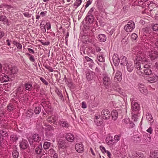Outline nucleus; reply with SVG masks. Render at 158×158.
<instances>
[{"mask_svg": "<svg viewBox=\"0 0 158 158\" xmlns=\"http://www.w3.org/2000/svg\"><path fill=\"white\" fill-rule=\"evenodd\" d=\"M122 79V73L119 71H117L114 77V80L119 81H121Z\"/></svg>", "mask_w": 158, "mask_h": 158, "instance_id": "obj_27", "label": "nucleus"}, {"mask_svg": "<svg viewBox=\"0 0 158 158\" xmlns=\"http://www.w3.org/2000/svg\"><path fill=\"white\" fill-rule=\"evenodd\" d=\"M40 79L41 81L46 85H48V82L44 79V78L41 77H40Z\"/></svg>", "mask_w": 158, "mask_h": 158, "instance_id": "obj_56", "label": "nucleus"}, {"mask_svg": "<svg viewBox=\"0 0 158 158\" xmlns=\"http://www.w3.org/2000/svg\"><path fill=\"white\" fill-rule=\"evenodd\" d=\"M56 93H57L58 95L60 97L61 99H62L63 98V95L62 94L61 92L59 90H57L56 91Z\"/></svg>", "mask_w": 158, "mask_h": 158, "instance_id": "obj_57", "label": "nucleus"}, {"mask_svg": "<svg viewBox=\"0 0 158 158\" xmlns=\"http://www.w3.org/2000/svg\"><path fill=\"white\" fill-rule=\"evenodd\" d=\"M54 132V131H47V132H46V135L49 138H51L53 136Z\"/></svg>", "mask_w": 158, "mask_h": 158, "instance_id": "obj_53", "label": "nucleus"}, {"mask_svg": "<svg viewBox=\"0 0 158 158\" xmlns=\"http://www.w3.org/2000/svg\"><path fill=\"white\" fill-rule=\"evenodd\" d=\"M151 45H150V48L149 47H148V49L146 48V50L144 51L145 53L144 54V56L146 55L148 57H149L152 60H154L158 57V52L153 48L151 47Z\"/></svg>", "mask_w": 158, "mask_h": 158, "instance_id": "obj_3", "label": "nucleus"}, {"mask_svg": "<svg viewBox=\"0 0 158 158\" xmlns=\"http://www.w3.org/2000/svg\"><path fill=\"white\" fill-rule=\"evenodd\" d=\"M136 60L138 61H141V66L146 69H149L151 65L148 64V59L144 56V53L142 52H138L136 55Z\"/></svg>", "mask_w": 158, "mask_h": 158, "instance_id": "obj_2", "label": "nucleus"}, {"mask_svg": "<svg viewBox=\"0 0 158 158\" xmlns=\"http://www.w3.org/2000/svg\"><path fill=\"white\" fill-rule=\"evenodd\" d=\"M52 146V144L48 142H45L43 145L44 149H47L49 148L50 146Z\"/></svg>", "mask_w": 158, "mask_h": 158, "instance_id": "obj_43", "label": "nucleus"}, {"mask_svg": "<svg viewBox=\"0 0 158 158\" xmlns=\"http://www.w3.org/2000/svg\"><path fill=\"white\" fill-rule=\"evenodd\" d=\"M51 117L48 118L47 120L48 122L53 123V124L57 125V121L58 119V117L56 116H53L52 117V119H51Z\"/></svg>", "mask_w": 158, "mask_h": 158, "instance_id": "obj_22", "label": "nucleus"}, {"mask_svg": "<svg viewBox=\"0 0 158 158\" xmlns=\"http://www.w3.org/2000/svg\"><path fill=\"white\" fill-rule=\"evenodd\" d=\"M95 124L98 126L102 125L103 123V120L102 119H96L94 120Z\"/></svg>", "mask_w": 158, "mask_h": 158, "instance_id": "obj_46", "label": "nucleus"}, {"mask_svg": "<svg viewBox=\"0 0 158 158\" xmlns=\"http://www.w3.org/2000/svg\"><path fill=\"white\" fill-rule=\"evenodd\" d=\"M28 140L31 145H35V142H39L40 140V137L37 134H34L31 138L28 139Z\"/></svg>", "mask_w": 158, "mask_h": 158, "instance_id": "obj_7", "label": "nucleus"}, {"mask_svg": "<svg viewBox=\"0 0 158 158\" xmlns=\"http://www.w3.org/2000/svg\"><path fill=\"white\" fill-rule=\"evenodd\" d=\"M148 0H137L135 2V4L137 6H142L145 4V2Z\"/></svg>", "mask_w": 158, "mask_h": 158, "instance_id": "obj_38", "label": "nucleus"}, {"mask_svg": "<svg viewBox=\"0 0 158 158\" xmlns=\"http://www.w3.org/2000/svg\"><path fill=\"white\" fill-rule=\"evenodd\" d=\"M58 146L59 149H64L67 147V144L64 140L60 139L58 143Z\"/></svg>", "mask_w": 158, "mask_h": 158, "instance_id": "obj_16", "label": "nucleus"}, {"mask_svg": "<svg viewBox=\"0 0 158 158\" xmlns=\"http://www.w3.org/2000/svg\"><path fill=\"white\" fill-rule=\"evenodd\" d=\"M17 90L18 92L19 93L21 94H22L23 93V91H24V89H23H23H22L21 87V86H20L17 89Z\"/></svg>", "mask_w": 158, "mask_h": 158, "instance_id": "obj_59", "label": "nucleus"}, {"mask_svg": "<svg viewBox=\"0 0 158 158\" xmlns=\"http://www.w3.org/2000/svg\"><path fill=\"white\" fill-rule=\"evenodd\" d=\"M33 114V110L31 109H29L27 111L26 113V115L28 117H31Z\"/></svg>", "mask_w": 158, "mask_h": 158, "instance_id": "obj_47", "label": "nucleus"}, {"mask_svg": "<svg viewBox=\"0 0 158 158\" xmlns=\"http://www.w3.org/2000/svg\"><path fill=\"white\" fill-rule=\"evenodd\" d=\"M59 124L63 127H68L69 126V124L67 121H64L63 119L60 120L58 122Z\"/></svg>", "mask_w": 158, "mask_h": 158, "instance_id": "obj_31", "label": "nucleus"}, {"mask_svg": "<svg viewBox=\"0 0 158 158\" xmlns=\"http://www.w3.org/2000/svg\"><path fill=\"white\" fill-rule=\"evenodd\" d=\"M112 58L114 64L116 66H118L120 62V59L118 55L117 54H114Z\"/></svg>", "mask_w": 158, "mask_h": 158, "instance_id": "obj_13", "label": "nucleus"}, {"mask_svg": "<svg viewBox=\"0 0 158 158\" xmlns=\"http://www.w3.org/2000/svg\"><path fill=\"white\" fill-rule=\"evenodd\" d=\"M19 136L15 134H11L10 136V141L11 143L16 142L19 137Z\"/></svg>", "mask_w": 158, "mask_h": 158, "instance_id": "obj_24", "label": "nucleus"}, {"mask_svg": "<svg viewBox=\"0 0 158 158\" xmlns=\"http://www.w3.org/2000/svg\"><path fill=\"white\" fill-rule=\"evenodd\" d=\"M0 20L4 24H7L8 26V21L7 17L4 15H2L0 16Z\"/></svg>", "mask_w": 158, "mask_h": 158, "instance_id": "obj_28", "label": "nucleus"}, {"mask_svg": "<svg viewBox=\"0 0 158 158\" xmlns=\"http://www.w3.org/2000/svg\"><path fill=\"white\" fill-rule=\"evenodd\" d=\"M54 128L52 126H48L47 127L45 128V130L46 132H47V131H54Z\"/></svg>", "mask_w": 158, "mask_h": 158, "instance_id": "obj_51", "label": "nucleus"}, {"mask_svg": "<svg viewBox=\"0 0 158 158\" xmlns=\"http://www.w3.org/2000/svg\"><path fill=\"white\" fill-rule=\"evenodd\" d=\"M106 142L108 144L110 145H112L114 143L113 138L112 137H109L108 138H107L106 140Z\"/></svg>", "mask_w": 158, "mask_h": 158, "instance_id": "obj_44", "label": "nucleus"}, {"mask_svg": "<svg viewBox=\"0 0 158 158\" xmlns=\"http://www.w3.org/2000/svg\"><path fill=\"white\" fill-rule=\"evenodd\" d=\"M23 88L24 91L27 92V91H31L33 87L32 86L31 83L28 82L24 84L23 85Z\"/></svg>", "mask_w": 158, "mask_h": 158, "instance_id": "obj_10", "label": "nucleus"}, {"mask_svg": "<svg viewBox=\"0 0 158 158\" xmlns=\"http://www.w3.org/2000/svg\"><path fill=\"white\" fill-rule=\"evenodd\" d=\"M7 110L9 111H12L15 109L14 105L12 103L9 104L7 106Z\"/></svg>", "mask_w": 158, "mask_h": 158, "instance_id": "obj_48", "label": "nucleus"}, {"mask_svg": "<svg viewBox=\"0 0 158 158\" xmlns=\"http://www.w3.org/2000/svg\"><path fill=\"white\" fill-rule=\"evenodd\" d=\"M40 25H41L40 28L42 31L43 33H45L46 31V30L44 25V24L42 25L41 24Z\"/></svg>", "mask_w": 158, "mask_h": 158, "instance_id": "obj_63", "label": "nucleus"}, {"mask_svg": "<svg viewBox=\"0 0 158 158\" xmlns=\"http://www.w3.org/2000/svg\"><path fill=\"white\" fill-rule=\"evenodd\" d=\"M8 135L7 132L3 130H0V137L2 138L3 139L4 138L6 137Z\"/></svg>", "mask_w": 158, "mask_h": 158, "instance_id": "obj_39", "label": "nucleus"}, {"mask_svg": "<svg viewBox=\"0 0 158 158\" xmlns=\"http://www.w3.org/2000/svg\"><path fill=\"white\" fill-rule=\"evenodd\" d=\"M100 148L103 153H105V152L107 151L105 148L102 146H100Z\"/></svg>", "mask_w": 158, "mask_h": 158, "instance_id": "obj_64", "label": "nucleus"}, {"mask_svg": "<svg viewBox=\"0 0 158 158\" xmlns=\"http://www.w3.org/2000/svg\"><path fill=\"white\" fill-rule=\"evenodd\" d=\"M139 90L143 94L146 95L148 94V91L146 87L141 83H139L138 85Z\"/></svg>", "mask_w": 158, "mask_h": 158, "instance_id": "obj_12", "label": "nucleus"}, {"mask_svg": "<svg viewBox=\"0 0 158 158\" xmlns=\"http://www.w3.org/2000/svg\"><path fill=\"white\" fill-rule=\"evenodd\" d=\"M85 61L89 63L88 64L89 65V67L92 68L94 64V63L93 60L89 57L87 56L85 57Z\"/></svg>", "mask_w": 158, "mask_h": 158, "instance_id": "obj_29", "label": "nucleus"}, {"mask_svg": "<svg viewBox=\"0 0 158 158\" xmlns=\"http://www.w3.org/2000/svg\"><path fill=\"white\" fill-rule=\"evenodd\" d=\"M3 72L0 76V81L2 82H6L9 81V77L6 75Z\"/></svg>", "mask_w": 158, "mask_h": 158, "instance_id": "obj_21", "label": "nucleus"}, {"mask_svg": "<svg viewBox=\"0 0 158 158\" xmlns=\"http://www.w3.org/2000/svg\"><path fill=\"white\" fill-rule=\"evenodd\" d=\"M82 2V0H76L73 4V7L75 9L79 6Z\"/></svg>", "mask_w": 158, "mask_h": 158, "instance_id": "obj_45", "label": "nucleus"}, {"mask_svg": "<svg viewBox=\"0 0 158 158\" xmlns=\"http://www.w3.org/2000/svg\"><path fill=\"white\" fill-rule=\"evenodd\" d=\"M136 58L137 57L136 56L135 59V67L136 68L138 69H142V68H141L140 65L141 62V61H138L137 60H136Z\"/></svg>", "mask_w": 158, "mask_h": 158, "instance_id": "obj_33", "label": "nucleus"}, {"mask_svg": "<svg viewBox=\"0 0 158 158\" xmlns=\"http://www.w3.org/2000/svg\"><path fill=\"white\" fill-rule=\"evenodd\" d=\"M131 109L132 110L136 111L138 110L139 108V106L136 102L135 100L134 99V97H131Z\"/></svg>", "mask_w": 158, "mask_h": 158, "instance_id": "obj_9", "label": "nucleus"}, {"mask_svg": "<svg viewBox=\"0 0 158 158\" xmlns=\"http://www.w3.org/2000/svg\"><path fill=\"white\" fill-rule=\"evenodd\" d=\"M41 111L40 107L39 106L36 107L34 109V113L35 114H39Z\"/></svg>", "mask_w": 158, "mask_h": 158, "instance_id": "obj_50", "label": "nucleus"}, {"mask_svg": "<svg viewBox=\"0 0 158 158\" xmlns=\"http://www.w3.org/2000/svg\"><path fill=\"white\" fill-rule=\"evenodd\" d=\"M138 117V114H135L132 115V118L135 121H136L137 120Z\"/></svg>", "mask_w": 158, "mask_h": 158, "instance_id": "obj_58", "label": "nucleus"}, {"mask_svg": "<svg viewBox=\"0 0 158 158\" xmlns=\"http://www.w3.org/2000/svg\"><path fill=\"white\" fill-rule=\"evenodd\" d=\"M94 76L95 73L90 71H87L86 72V77L88 81L92 80Z\"/></svg>", "mask_w": 158, "mask_h": 158, "instance_id": "obj_14", "label": "nucleus"}, {"mask_svg": "<svg viewBox=\"0 0 158 158\" xmlns=\"http://www.w3.org/2000/svg\"><path fill=\"white\" fill-rule=\"evenodd\" d=\"M65 137L66 139L68 141L73 142L74 139V135L70 133H68L66 134Z\"/></svg>", "mask_w": 158, "mask_h": 158, "instance_id": "obj_23", "label": "nucleus"}, {"mask_svg": "<svg viewBox=\"0 0 158 158\" xmlns=\"http://www.w3.org/2000/svg\"><path fill=\"white\" fill-rule=\"evenodd\" d=\"M102 83L105 87L106 89L111 88V90H114L119 93L120 94H123V92L122 89L117 83H115L114 85L110 87L111 83V80L110 77L108 75L104 74L102 80Z\"/></svg>", "mask_w": 158, "mask_h": 158, "instance_id": "obj_1", "label": "nucleus"}, {"mask_svg": "<svg viewBox=\"0 0 158 158\" xmlns=\"http://www.w3.org/2000/svg\"><path fill=\"white\" fill-rule=\"evenodd\" d=\"M98 39L101 42L105 41L106 39V36L104 34H100L98 36Z\"/></svg>", "mask_w": 158, "mask_h": 158, "instance_id": "obj_34", "label": "nucleus"}, {"mask_svg": "<svg viewBox=\"0 0 158 158\" xmlns=\"http://www.w3.org/2000/svg\"><path fill=\"white\" fill-rule=\"evenodd\" d=\"M75 149L79 153H82L84 150V147L82 144L80 143H77L75 146Z\"/></svg>", "mask_w": 158, "mask_h": 158, "instance_id": "obj_15", "label": "nucleus"}, {"mask_svg": "<svg viewBox=\"0 0 158 158\" xmlns=\"http://www.w3.org/2000/svg\"><path fill=\"white\" fill-rule=\"evenodd\" d=\"M158 79V77L156 75L152 77H148L147 78L148 81L151 83H153L156 82Z\"/></svg>", "mask_w": 158, "mask_h": 158, "instance_id": "obj_25", "label": "nucleus"}, {"mask_svg": "<svg viewBox=\"0 0 158 158\" xmlns=\"http://www.w3.org/2000/svg\"><path fill=\"white\" fill-rule=\"evenodd\" d=\"M48 155L52 157V155H53L55 153V152L53 149L51 148L48 151Z\"/></svg>", "mask_w": 158, "mask_h": 158, "instance_id": "obj_54", "label": "nucleus"}, {"mask_svg": "<svg viewBox=\"0 0 158 158\" xmlns=\"http://www.w3.org/2000/svg\"><path fill=\"white\" fill-rule=\"evenodd\" d=\"M156 6V4L153 3V2L152 1H151L150 2V3L149 2L148 3V4L147 5V6L149 8L150 11H151L152 10V9L154 7H155Z\"/></svg>", "mask_w": 158, "mask_h": 158, "instance_id": "obj_40", "label": "nucleus"}, {"mask_svg": "<svg viewBox=\"0 0 158 158\" xmlns=\"http://www.w3.org/2000/svg\"><path fill=\"white\" fill-rule=\"evenodd\" d=\"M6 112L4 110H0V127L3 128H8L9 126L8 121L6 120L7 119Z\"/></svg>", "mask_w": 158, "mask_h": 158, "instance_id": "obj_4", "label": "nucleus"}, {"mask_svg": "<svg viewBox=\"0 0 158 158\" xmlns=\"http://www.w3.org/2000/svg\"><path fill=\"white\" fill-rule=\"evenodd\" d=\"M143 71L145 74L147 75H150L152 73V71L150 69H144Z\"/></svg>", "mask_w": 158, "mask_h": 158, "instance_id": "obj_49", "label": "nucleus"}, {"mask_svg": "<svg viewBox=\"0 0 158 158\" xmlns=\"http://www.w3.org/2000/svg\"><path fill=\"white\" fill-rule=\"evenodd\" d=\"M150 158H158V151L155 150L154 152H151Z\"/></svg>", "mask_w": 158, "mask_h": 158, "instance_id": "obj_36", "label": "nucleus"}, {"mask_svg": "<svg viewBox=\"0 0 158 158\" xmlns=\"http://www.w3.org/2000/svg\"><path fill=\"white\" fill-rule=\"evenodd\" d=\"M135 25L132 20L129 21L124 27L125 30L127 32H131L135 28Z\"/></svg>", "mask_w": 158, "mask_h": 158, "instance_id": "obj_6", "label": "nucleus"}, {"mask_svg": "<svg viewBox=\"0 0 158 158\" xmlns=\"http://www.w3.org/2000/svg\"><path fill=\"white\" fill-rule=\"evenodd\" d=\"M139 34L141 35H143L145 36H149L148 28L146 27L142 28L141 30L139 31Z\"/></svg>", "mask_w": 158, "mask_h": 158, "instance_id": "obj_20", "label": "nucleus"}, {"mask_svg": "<svg viewBox=\"0 0 158 158\" xmlns=\"http://www.w3.org/2000/svg\"><path fill=\"white\" fill-rule=\"evenodd\" d=\"M12 155L14 158H17L19 156V152L16 150H14L12 152Z\"/></svg>", "mask_w": 158, "mask_h": 158, "instance_id": "obj_52", "label": "nucleus"}, {"mask_svg": "<svg viewBox=\"0 0 158 158\" xmlns=\"http://www.w3.org/2000/svg\"><path fill=\"white\" fill-rule=\"evenodd\" d=\"M148 42H150L151 44V45L153 46V48L156 47L158 49V37L157 36L151 38Z\"/></svg>", "mask_w": 158, "mask_h": 158, "instance_id": "obj_11", "label": "nucleus"}, {"mask_svg": "<svg viewBox=\"0 0 158 158\" xmlns=\"http://www.w3.org/2000/svg\"><path fill=\"white\" fill-rule=\"evenodd\" d=\"M137 35L135 33L132 34L131 36V38L132 40H136V39L137 38Z\"/></svg>", "mask_w": 158, "mask_h": 158, "instance_id": "obj_60", "label": "nucleus"}, {"mask_svg": "<svg viewBox=\"0 0 158 158\" xmlns=\"http://www.w3.org/2000/svg\"><path fill=\"white\" fill-rule=\"evenodd\" d=\"M153 30L154 31H158V24H156L152 27Z\"/></svg>", "mask_w": 158, "mask_h": 158, "instance_id": "obj_61", "label": "nucleus"}, {"mask_svg": "<svg viewBox=\"0 0 158 158\" xmlns=\"http://www.w3.org/2000/svg\"><path fill=\"white\" fill-rule=\"evenodd\" d=\"M4 72L6 73L15 74L18 72L17 67L12 66V65L8 64H5L3 67Z\"/></svg>", "mask_w": 158, "mask_h": 158, "instance_id": "obj_5", "label": "nucleus"}, {"mask_svg": "<svg viewBox=\"0 0 158 158\" xmlns=\"http://www.w3.org/2000/svg\"><path fill=\"white\" fill-rule=\"evenodd\" d=\"M123 122L126 124L129 123L130 122V120L129 118H126L123 120Z\"/></svg>", "mask_w": 158, "mask_h": 158, "instance_id": "obj_62", "label": "nucleus"}, {"mask_svg": "<svg viewBox=\"0 0 158 158\" xmlns=\"http://www.w3.org/2000/svg\"><path fill=\"white\" fill-rule=\"evenodd\" d=\"M121 137L120 135H116L114 136V140L116 142H117L120 140Z\"/></svg>", "mask_w": 158, "mask_h": 158, "instance_id": "obj_55", "label": "nucleus"}, {"mask_svg": "<svg viewBox=\"0 0 158 158\" xmlns=\"http://www.w3.org/2000/svg\"><path fill=\"white\" fill-rule=\"evenodd\" d=\"M126 66L127 71L130 73L134 69L133 64L131 61L127 62Z\"/></svg>", "mask_w": 158, "mask_h": 158, "instance_id": "obj_17", "label": "nucleus"}, {"mask_svg": "<svg viewBox=\"0 0 158 158\" xmlns=\"http://www.w3.org/2000/svg\"><path fill=\"white\" fill-rule=\"evenodd\" d=\"M132 139L133 141L137 143H139L141 140L140 136L137 135L133 136L132 138Z\"/></svg>", "mask_w": 158, "mask_h": 158, "instance_id": "obj_37", "label": "nucleus"}, {"mask_svg": "<svg viewBox=\"0 0 158 158\" xmlns=\"http://www.w3.org/2000/svg\"><path fill=\"white\" fill-rule=\"evenodd\" d=\"M112 118L113 120H116L118 116V113L117 111L115 110H113L111 112Z\"/></svg>", "mask_w": 158, "mask_h": 158, "instance_id": "obj_32", "label": "nucleus"}, {"mask_svg": "<svg viewBox=\"0 0 158 158\" xmlns=\"http://www.w3.org/2000/svg\"><path fill=\"white\" fill-rule=\"evenodd\" d=\"M104 55L103 52H100L98 55L97 59L98 61L100 62H104L105 58L104 56Z\"/></svg>", "mask_w": 158, "mask_h": 158, "instance_id": "obj_26", "label": "nucleus"}, {"mask_svg": "<svg viewBox=\"0 0 158 158\" xmlns=\"http://www.w3.org/2000/svg\"><path fill=\"white\" fill-rule=\"evenodd\" d=\"M120 64L121 65H125L127 64V63L128 62L127 61V59L125 56H122L120 57Z\"/></svg>", "mask_w": 158, "mask_h": 158, "instance_id": "obj_30", "label": "nucleus"}, {"mask_svg": "<svg viewBox=\"0 0 158 158\" xmlns=\"http://www.w3.org/2000/svg\"><path fill=\"white\" fill-rule=\"evenodd\" d=\"M42 147L41 146L39 145L35 149V152L37 154V158H40L42 156Z\"/></svg>", "mask_w": 158, "mask_h": 158, "instance_id": "obj_19", "label": "nucleus"}, {"mask_svg": "<svg viewBox=\"0 0 158 158\" xmlns=\"http://www.w3.org/2000/svg\"><path fill=\"white\" fill-rule=\"evenodd\" d=\"M132 155L135 157H143V154L140 152H135L133 153Z\"/></svg>", "mask_w": 158, "mask_h": 158, "instance_id": "obj_41", "label": "nucleus"}, {"mask_svg": "<svg viewBox=\"0 0 158 158\" xmlns=\"http://www.w3.org/2000/svg\"><path fill=\"white\" fill-rule=\"evenodd\" d=\"M102 117L105 119H109L111 116L110 111L107 109H104L101 112Z\"/></svg>", "mask_w": 158, "mask_h": 158, "instance_id": "obj_8", "label": "nucleus"}, {"mask_svg": "<svg viewBox=\"0 0 158 158\" xmlns=\"http://www.w3.org/2000/svg\"><path fill=\"white\" fill-rule=\"evenodd\" d=\"M86 19L88 20L89 23H92L94 20V16L92 15H88Z\"/></svg>", "mask_w": 158, "mask_h": 158, "instance_id": "obj_42", "label": "nucleus"}, {"mask_svg": "<svg viewBox=\"0 0 158 158\" xmlns=\"http://www.w3.org/2000/svg\"><path fill=\"white\" fill-rule=\"evenodd\" d=\"M19 146L20 148L22 149H25L28 147V144L27 142L25 140H23L20 142Z\"/></svg>", "mask_w": 158, "mask_h": 158, "instance_id": "obj_18", "label": "nucleus"}, {"mask_svg": "<svg viewBox=\"0 0 158 158\" xmlns=\"http://www.w3.org/2000/svg\"><path fill=\"white\" fill-rule=\"evenodd\" d=\"M146 118L150 124H151L153 122L152 117L151 114L149 112L147 113L146 114Z\"/></svg>", "mask_w": 158, "mask_h": 158, "instance_id": "obj_35", "label": "nucleus"}]
</instances>
